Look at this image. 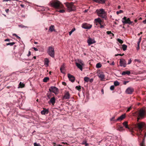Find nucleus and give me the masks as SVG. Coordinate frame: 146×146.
<instances>
[{"mask_svg":"<svg viewBox=\"0 0 146 146\" xmlns=\"http://www.w3.org/2000/svg\"><path fill=\"white\" fill-rule=\"evenodd\" d=\"M62 143H63V144H66V145H68L67 143H65V142H62Z\"/></svg>","mask_w":146,"mask_h":146,"instance_id":"69168bd1","label":"nucleus"},{"mask_svg":"<svg viewBox=\"0 0 146 146\" xmlns=\"http://www.w3.org/2000/svg\"><path fill=\"white\" fill-rule=\"evenodd\" d=\"M76 89H77L78 91H80V89H81V87L80 86H77L75 88Z\"/></svg>","mask_w":146,"mask_h":146,"instance_id":"58836bf2","label":"nucleus"},{"mask_svg":"<svg viewBox=\"0 0 146 146\" xmlns=\"http://www.w3.org/2000/svg\"><path fill=\"white\" fill-rule=\"evenodd\" d=\"M142 32H141L139 33L138 34V36H139L141 34H142Z\"/></svg>","mask_w":146,"mask_h":146,"instance_id":"338daca9","label":"nucleus"},{"mask_svg":"<svg viewBox=\"0 0 146 146\" xmlns=\"http://www.w3.org/2000/svg\"><path fill=\"white\" fill-rule=\"evenodd\" d=\"M47 52L49 55L51 57L53 58H54V49L52 46H50L48 47Z\"/></svg>","mask_w":146,"mask_h":146,"instance_id":"20e7f679","label":"nucleus"},{"mask_svg":"<svg viewBox=\"0 0 146 146\" xmlns=\"http://www.w3.org/2000/svg\"><path fill=\"white\" fill-rule=\"evenodd\" d=\"M54 25H51L49 27V30L51 32H52L53 31H55L54 30Z\"/></svg>","mask_w":146,"mask_h":146,"instance_id":"393cba45","label":"nucleus"},{"mask_svg":"<svg viewBox=\"0 0 146 146\" xmlns=\"http://www.w3.org/2000/svg\"><path fill=\"white\" fill-rule=\"evenodd\" d=\"M33 49L35 51H37L38 50V49L35 47H33Z\"/></svg>","mask_w":146,"mask_h":146,"instance_id":"6e6d98bb","label":"nucleus"},{"mask_svg":"<svg viewBox=\"0 0 146 146\" xmlns=\"http://www.w3.org/2000/svg\"><path fill=\"white\" fill-rule=\"evenodd\" d=\"M114 86H117L119 85V83L117 81H115L114 82Z\"/></svg>","mask_w":146,"mask_h":146,"instance_id":"f704fd0d","label":"nucleus"},{"mask_svg":"<svg viewBox=\"0 0 146 146\" xmlns=\"http://www.w3.org/2000/svg\"><path fill=\"white\" fill-rule=\"evenodd\" d=\"M106 33L108 35H110L111 36H113L114 35L112 33L111 31H107L106 32Z\"/></svg>","mask_w":146,"mask_h":146,"instance_id":"4c0bfd02","label":"nucleus"},{"mask_svg":"<svg viewBox=\"0 0 146 146\" xmlns=\"http://www.w3.org/2000/svg\"><path fill=\"white\" fill-rule=\"evenodd\" d=\"M49 112L48 110L44 109L41 112V113L42 115H45V114H48Z\"/></svg>","mask_w":146,"mask_h":146,"instance_id":"6ab92c4d","label":"nucleus"},{"mask_svg":"<svg viewBox=\"0 0 146 146\" xmlns=\"http://www.w3.org/2000/svg\"><path fill=\"white\" fill-rule=\"evenodd\" d=\"M117 41L121 44H122L123 42V41L120 39L118 38Z\"/></svg>","mask_w":146,"mask_h":146,"instance_id":"79ce46f5","label":"nucleus"},{"mask_svg":"<svg viewBox=\"0 0 146 146\" xmlns=\"http://www.w3.org/2000/svg\"><path fill=\"white\" fill-rule=\"evenodd\" d=\"M93 81V78H91L90 79L89 78V82H92Z\"/></svg>","mask_w":146,"mask_h":146,"instance_id":"603ef678","label":"nucleus"},{"mask_svg":"<svg viewBox=\"0 0 146 146\" xmlns=\"http://www.w3.org/2000/svg\"><path fill=\"white\" fill-rule=\"evenodd\" d=\"M102 20L100 18H98L94 19V22L95 23H98L100 25H101L102 22Z\"/></svg>","mask_w":146,"mask_h":146,"instance_id":"aec40b11","label":"nucleus"},{"mask_svg":"<svg viewBox=\"0 0 146 146\" xmlns=\"http://www.w3.org/2000/svg\"><path fill=\"white\" fill-rule=\"evenodd\" d=\"M5 11L7 13H8L9 12V10L8 9H6Z\"/></svg>","mask_w":146,"mask_h":146,"instance_id":"680f3d73","label":"nucleus"},{"mask_svg":"<svg viewBox=\"0 0 146 146\" xmlns=\"http://www.w3.org/2000/svg\"><path fill=\"white\" fill-rule=\"evenodd\" d=\"M98 76L102 81L104 78L105 76L103 72L99 73L98 74Z\"/></svg>","mask_w":146,"mask_h":146,"instance_id":"dca6fc26","label":"nucleus"},{"mask_svg":"<svg viewBox=\"0 0 146 146\" xmlns=\"http://www.w3.org/2000/svg\"><path fill=\"white\" fill-rule=\"evenodd\" d=\"M102 65L100 63H98L96 66V67L97 68H99L102 67Z\"/></svg>","mask_w":146,"mask_h":146,"instance_id":"7c9ffc66","label":"nucleus"},{"mask_svg":"<svg viewBox=\"0 0 146 146\" xmlns=\"http://www.w3.org/2000/svg\"><path fill=\"white\" fill-rule=\"evenodd\" d=\"M49 62V60L48 58H45L44 59V64L47 66L48 65V63Z\"/></svg>","mask_w":146,"mask_h":146,"instance_id":"a878e982","label":"nucleus"},{"mask_svg":"<svg viewBox=\"0 0 146 146\" xmlns=\"http://www.w3.org/2000/svg\"><path fill=\"white\" fill-rule=\"evenodd\" d=\"M70 98V95L68 92H66L63 97V99L64 100L69 99Z\"/></svg>","mask_w":146,"mask_h":146,"instance_id":"4468645a","label":"nucleus"},{"mask_svg":"<svg viewBox=\"0 0 146 146\" xmlns=\"http://www.w3.org/2000/svg\"><path fill=\"white\" fill-rule=\"evenodd\" d=\"M15 42H9L6 44L7 45H10L11 46H13L14 44H15Z\"/></svg>","mask_w":146,"mask_h":146,"instance_id":"e433bc0d","label":"nucleus"},{"mask_svg":"<svg viewBox=\"0 0 146 146\" xmlns=\"http://www.w3.org/2000/svg\"><path fill=\"white\" fill-rule=\"evenodd\" d=\"M96 12L98 16L106 19L107 17V14L104 9H97L96 10Z\"/></svg>","mask_w":146,"mask_h":146,"instance_id":"f03ea898","label":"nucleus"},{"mask_svg":"<svg viewBox=\"0 0 146 146\" xmlns=\"http://www.w3.org/2000/svg\"><path fill=\"white\" fill-rule=\"evenodd\" d=\"M145 114V111L143 109H141L139 111L138 117L143 118Z\"/></svg>","mask_w":146,"mask_h":146,"instance_id":"1a4fd4ad","label":"nucleus"},{"mask_svg":"<svg viewBox=\"0 0 146 146\" xmlns=\"http://www.w3.org/2000/svg\"><path fill=\"white\" fill-rule=\"evenodd\" d=\"M18 26L19 27L21 28H28V27L24 26L23 25H18Z\"/></svg>","mask_w":146,"mask_h":146,"instance_id":"72a5a7b5","label":"nucleus"},{"mask_svg":"<svg viewBox=\"0 0 146 146\" xmlns=\"http://www.w3.org/2000/svg\"><path fill=\"white\" fill-rule=\"evenodd\" d=\"M129 81H124L123 82V84L124 85H126L127 83H128Z\"/></svg>","mask_w":146,"mask_h":146,"instance_id":"864d4df0","label":"nucleus"},{"mask_svg":"<svg viewBox=\"0 0 146 146\" xmlns=\"http://www.w3.org/2000/svg\"><path fill=\"white\" fill-rule=\"evenodd\" d=\"M25 86V85L24 84L21 82H20L19 84V88H23Z\"/></svg>","mask_w":146,"mask_h":146,"instance_id":"bb28decb","label":"nucleus"},{"mask_svg":"<svg viewBox=\"0 0 146 146\" xmlns=\"http://www.w3.org/2000/svg\"><path fill=\"white\" fill-rule=\"evenodd\" d=\"M59 12L60 13H63L65 12V11L64 10H60L59 11Z\"/></svg>","mask_w":146,"mask_h":146,"instance_id":"3c124183","label":"nucleus"},{"mask_svg":"<svg viewBox=\"0 0 146 146\" xmlns=\"http://www.w3.org/2000/svg\"><path fill=\"white\" fill-rule=\"evenodd\" d=\"M140 118H140V117H138L137 118V121H139V120L140 119Z\"/></svg>","mask_w":146,"mask_h":146,"instance_id":"e2e57ef3","label":"nucleus"},{"mask_svg":"<svg viewBox=\"0 0 146 146\" xmlns=\"http://www.w3.org/2000/svg\"><path fill=\"white\" fill-rule=\"evenodd\" d=\"M122 22L124 25L128 24L131 25L133 23V21L130 20L129 18H127L126 17H124L122 19Z\"/></svg>","mask_w":146,"mask_h":146,"instance_id":"39448f33","label":"nucleus"},{"mask_svg":"<svg viewBox=\"0 0 146 146\" xmlns=\"http://www.w3.org/2000/svg\"><path fill=\"white\" fill-rule=\"evenodd\" d=\"M62 84L64 85L66 84V83L64 82H62Z\"/></svg>","mask_w":146,"mask_h":146,"instance_id":"774afa93","label":"nucleus"},{"mask_svg":"<svg viewBox=\"0 0 146 146\" xmlns=\"http://www.w3.org/2000/svg\"><path fill=\"white\" fill-rule=\"evenodd\" d=\"M131 108H132V107L131 106H130V107L128 108L127 110V112H128L130 110H131Z\"/></svg>","mask_w":146,"mask_h":146,"instance_id":"de8ad7c7","label":"nucleus"},{"mask_svg":"<svg viewBox=\"0 0 146 146\" xmlns=\"http://www.w3.org/2000/svg\"><path fill=\"white\" fill-rule=\"evenodd\" d=\"M131 59H130L128 61V62L127 63L128 64H130L131 63Z\"/></svg>","mask_w":146,"mask_h":146,"instance_id":"09e8293b","label":"nucleus"},{"mask_svg":"<svg viewBox=\"0 0 146 146\" xmlns=\"http://www.w3.org/2000/svg\"><path fill=\"white\" fill-rule=\"evenodd\" d=\"M31 54V52L30 51H29L28 54H27V56H29Z\"/></svg>","mask_w":146,"mask_h":146,"instance_id":"4d7b16f0","label":"nucleus"},{"mask_svg":"<svg viewBox=\"0 0 146 146\" xmlns=\"http://www.w3.org/2000/svg\"><path fill=\"white\" fill-rule=\"evenodd\" d=\"M143 23L145 24H146V19L143 21Z\"/></svg>","mask_w":146,"mask_h":146,"instance_id":"052dcab7","label":"nucleus"},{"mask_svg":"<svg viewBox=\"0 0 146 146\" xmlns=\"http://www.w3.org/2000/svg\"><path fill=\"white\" fill-rule=\"evenodd\" d=\"M134 61L135 62H137L139 63H140L141 62V60L138 59H135V60Z\"/></svg>","mask_w":146,"mask_h":146,"instance_id":"49530a36","label":"nucleus"},{"mask_svg":"<svg viewBox=\"0 0 146 146\" xmlns=\"http://www.w3.org/2000/svg\"><path fill=\"white\" fill-rule=\"evenodd\" d=\"M123 12V11L122 10H120L119 11H117V12H116V13L117 14H119V13H122Z\"/></svg>","mask_w":146,"mask_h":146,"instance_id":"c03bdc74","label":"nucleus"},{"mask_svg":"<svg viewBox=\"0 0 146 146\" xmlns=\"http://www.w3.org/2000/svg\"><path fill=\"white\" fill-rule=\"evenodd\" d=\"M56 99L54 97H53L50 99V101L48 102V103L50 104H51L52 105H54L55 103Z\"/></svg>","mask_w":146,"mask_h":146,"instance_id":"f3484780","label":"nucleus"},{"mask_svg":"<svg viewBox=\"0 0 146 146\" xmlns=\"http://www.w3.org/2000/svg\"><path fill=\"white\" fill-rule=\"evenodd\" d=\"M141 37H140L138 41L137 42V50H138L139 48V44L141 42Z\"/></svg>","mask_w":146,"mask_h":146,"instance_id":"5701e85b","label":"nucleus"},{"mask_svg":"<svg viewBox=\"0 0 146 146\" xmlns=\"http://www.w3.org/2000/svg\"><path fill=\"white\" fill-rule=\"evenodd\" d=\"M20 6H21V7H24V5L22 4H21L20 5Z\"/></svg>","mask_w":146,"mask_h":146,"instance_id":"0e129e2a","label":"nucleus"},{"mask_svg":"<svg viewBox=\"0 0 146 146\" xmlns=\"http://www.w3.org/2000/svg\"><path fill=\"white\" fill-rule=\"evenodd\" d=\"M92 27V25L88 24L87 23H83L82 25V28L85 29H89L91 28Z\"/></svg>","mask_w":146,"mask_h":146,"instance_id":"9b49d317","label":"nucleus"},{"mask_svg":"<svg viewBox=\"0 0 146 146\" xmlns=\"http://www.w3.org/2000/svg\"><path fill=\"white\" fill-rule=\"evenodd\" d=\"M145 137H144L143 140L142 142L140 144L141 146H145Z\"/></svg>","mask_w":146,"mask_h":146,"instance_id":"c85d7f7f","label":"nucleus"},{"mask_svg":"<svg viewBox=\"0 0 146 146\" xmlns=\"http://www.w3.org/2000/svg\"><path fill=\"white\" fill-rule=\"evenodd\" d=\"M114 86L112 85L110 86V89L111 90H114Z\"/></svg>","mask_w":146,"mask_h":146,"instance_id":"a18cd8bd","label":"nucleus"},{"mask_svg":"<svg viewBox=\"0 0 146 146\" xmlns=\"http://www.w3.org/2000/svg\"><path fill=\"white\" fill-rule=\"evenodd\" d=\"M68 77L69 80L72 82H73L75 80V77L72 75H71L70 74H68Z\"/></svg>","mask_w":146,"mask_h":146,"instance_id":"2eb2a0df","label":"nucleus"},{"mask_svg":"<svg viewBox=\"0 0 146 146\" xmlns=\"http://www.w3.org/2000/svg\"><path fill=\"white\" fill-rule=\"evenodd\" d=\"M89 78L87 77H85L84 78V81L86 82H89Z\"/></svg>","mask_w":146,"mask_h":146,"instance_id":"c9c22d12","label":"nucleus"},{"mask_svg":"<svg viewBox=\"0 0 146 146\" xmlns=\"http://www.w3.org/2000/svg\"><path fill=\"white\" fill-rule=\"evenodd\" d=\"M123 124L125 128L128 129L129 130L130 129L129 127L128 126L127 122V121H125L123 122Z\"/></svg>","mask_w":146,"mask_h":146,"instance_id":"4be33fe9","label":"nucleus"},{"mask_svg":"<svg viewBox=\"0 0 146 146\" xmlns=\"http://www.w3.org/2000/svg\"><path fill=\"white\" fill-rule=\"evenodd\" d=\"M137 127L140 131V134L141 135H142L141 133V132L142 131V128L145 126V124L144 123L141 122L138 123L137 124Z\"/></svg>","mask_w":146,"mask_h":146,"instance_id":"0eeeda50","label":"nucleus"},{"mask_svg":"<svg viewBox=\"0 0 146 146\" xmlns=\"http://www.w3.org/2000/svg\"><path fill=\"white\" fill-rule=\"evenodd\" d=\"M67 7V10L68 12L74 11L76 10L75 7L73 4V3H65Z\"/></svg>","mask_w":146,"mask_h":146,"instance_id":"7ed1b4c3","label":"nucleus"},{"mask_svg":"<svg viewBox=\"0 0 146 146\" xmlns=\"http://www.w3.org/2000/svg\"><path fill=\"white\" fill-rule=\"evenodd\" d=\"M60 70L61 73H62L63 74L64 73V64H63V65L61 66L60 68Z\"/></svg>","mask_w":146,"mask_h":146,"instance_id":"412c9836","label":"nucleus"},{"mask_svg":"<svg viewBox=\"0 0 146 146\" xmlns=\"http://www.w3.org/2000/svg\"><path fill=\"white\" fill-rule=\"evenodd\" d=\"M117 130L120 131H122L125 130V129L123 128V127L121 126H120L118 127Z\"/></svg>","mask_w":146,"mask_h":146,"instance_id":"c756f323","label":"nucleus"},{"mask_svg":"<svg viewBox=\"0 0 146 146\" xmlns=\"http://www.w3.org/2000/svg\"><path fill=\"white\" fill-rule=\"evenodd\" d=\"M78 63H79L82 65H84V64L83 61L81 60H78Z\"/></svg>","mask_w":146,"mask_h":146,"instance_id":"ea45409f","label":"nucleus"},{"mask_svg":"<svg viewBox=\"0 0 146 146\" xmlns=\"http://www.w3.org/2000/svg\"><path fill=\"white\" fill-rule=\"evenodd\" d=\"M120 66L121 67H126L127 64L125 60L124 59H120Z\"/></svg>","mask_w":146,"mask_h":146,"instance_id":"9d476101","label":"nucleus"},{"mask_svg":"<svg viewBox=\"0 0 146 146\" xmlns=\"http://www.w3.org/2000/svg\"><path fill=\"white\" fill-rule=\"evenodd\" d=\"M131 72L129 71H123L121 74L122 75H125L126 74L129 75L130 74Z\"/></svg>","mask_w":146,"mask_h":146,"instance_id":"b1692460","label":"nucleus"},{"mask_svg":"<svg viewBox=\"0 0 146 146\" xmlns=\"http://www.w3.org/2000/svg\"><path fill=\"white\" fill-rule=\"evenodd\" d=\"M49 80V78L48 77H45L43 79V81L44 82H47Z\"/></svg>","mask_w":146,"mask_h":146,"instance_id":"2f4dec72","label":"nucleus"},{"mask_svg":"<svg viewBox=\"0 0 146 146\" xmlns=\"http://www.w3.org/2000/svg\"><path fill=\"white\" fill-rule=\"evenodd\" d=\"M13 36H15L17 37V38L18 39H20L21 38L19 36H18L17 35V34H16L14 33L13 34Z\"/></svg>","mask_w":146,"mask_h":146,"instance_id":"a19ab883","label":"nucleus"},{"mask_svg":"<svg viewBox=\"0 0 146 146\" xmlns=\"http://www.w3.org/2000/svg\"><path fill=\"white\" fill-rule=\"evenodd\" d=\"M134 89L132 88L128 87L126 90V93L128 94H131L134 91Z\"/></svg>","mask_w":146,"mask_h":146,"instance_id":"f8f14e48","label":"nucleus"},{"mask_svg":"<svg viewBox=\"0 0 146 146\" xmlns=\"http://www.w3.org/2000/svg\"><path fill=\"white\" fill-rule=\"evenodd\" d=\"M104 27V26L103 25H101H101H100V28H103Z\"/></svg>","mask_w":146,"mask_h":146,"instance_id":"13d9d810","label":"nucleus"},{"mask_svg":"<svg viewBox=\"0 0 146 146\" xmlns=\"http://www.w3.org/2000/svg\"><path fill=\"white\" fill-rule=\"evenodd\" d=\"M124 55V54H115V56H123Z\"/></svg>","mask_w":146,"mask_h":146,"instance_id":"8fccbe9b","label":"nucleus"},{"mask_svg":"<svg viewBox=\"0 0 146 146\" xmlns=\"http://www.w3.org/2000/svg\"><path fill=\"white\" fill-rule=\"evenodd\" d=\"M100 1L102 3H104L105 2V0H100Z\"/></svg>","mask_w":146,"mask_h":146,"instance_id":"5fc2aeb1","label":"nucleus"},{"mask_svg":"<svg viewBox=\"0 0 146 146\" xmlns=\"http://www.w3.org/2000/svg\"><path fill=\"white\" fill-rule=\"evenodd\" d=\"M87 42L88 44V45H90L92 44L95 43L96 41L94 39L89 37L88 39Z\"/></svg>","mask_w":146,"mask_h":146,"instance_id":"ddd939ff","label":"nucleus"},{"mask_svg":"<svg viewBox=\"0 0 146 146\" xmlns=\"http://www.w3.org/2000/svg\"><path fill=\"white\" fill-rule=\"evenodd\" d=\"M5 41H9L10 39L9 38H7L5 40Z\"/></svg>","mask_w":146,"mask_h":146,"instance_id":"bf43d9fd","label":"nucleus"},{"mask_svg":"<svg viewBox=\"0 0 146 146\" xmlns=\"http://www.w3.org/2000/svg\"><path fill=\"white\" fill-rule=\"evenodd\" d=\"M125 117V115L123 114L121 115L119 117H118L116 119L114 120L115 118V116H113L110 119L111 121H121L123 120Z\"/></svg>","mask_w":146,"mask_h":146,"instance_id":"423d86ee","label":"nucleus"},{"mask_svg":"<svg viewBox=\"0 0 146 146\" xmlns=\"http://www.w3.org/2000/svg\"><path fill=\"white\" fill-rule=\"evenodd\" d=\"M127 46L125 44H123L122 46V48L123 51H125L126 50Z\"/></svg>","mask_w":146,"mask_h":146,"instance_id":"cd10ccee","label":"nucleus"},{"mask_svg":"<svg viewBox=\"0 0 146 146\" xmlns=\"http://www.w3.org/2000/svg\"><path fill=\"white\" fill-rule=\"evenodd\" d=\"M75 64L78 68L80 69V70L82 71L83 70V66H84V65H82L77 62H76Z\"/></svg>","mask_w":146,"mask_h":146,"instance_id":"a211bd4d","label":"nucleus"},{"mask_svg":"<svg viewBox=\"0 0 146 146\" xmlns=\"http://www.w3.org/2000/svg\"><path fill=\"white\" fill-rule=\"evenodd\" d=\"M50 4L51 7L56 9H61L63 7V5L58 1L54 0L50 2Z\"/></svg>","mask_w":146,"mask_h":146,"instance_id":"f257e3e1","label":"nucleus"},{"mask_svg":"<svg viewBox=\"0 0 146 146\" xmlns=\"http://www.w3.org/2000/svg\"><path fill=\"white\" fill-rule=\"evenodd\" d=\"M34 145V146H41L39 143H35Z\"/></svg>","mask_w":146,"mask_h":146,"instance_id":"37998d69","label":"nucleus"},{"mask_svg":"<svg viewBox=\"0 0 146 146\" xmlns=\"http://www.w3.org/2000/svg\"><path fill=\"white\" fill-rule=\"evenodd\" d=\"M49 90L50 92H52L55 94H57L58 92V88L55 86H51Z\"/></svg>","mask_w":146,"mask_h":146,"instance_id":"6e6552de","label":"nucleus"},{"mask_svg":"<svg viewBox=\"0 0 146 146\" xmlns=\"http://www.w3.org/2000/svg\"><path fill=\"white\" fill-rule=\"evenodd\" d=\"M76 30V29L75 28H73L72 29L71 31L69 32V35L70 36L72 34V33Z\"/></svg>","mask_w":146,"mask_h":146,"instance_id":"473e14b6","label":"nucleus"}]
</instances>
